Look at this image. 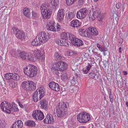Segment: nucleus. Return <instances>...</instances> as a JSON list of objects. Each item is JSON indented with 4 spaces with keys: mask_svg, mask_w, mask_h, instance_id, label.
<instances>
[{
    "mask_svg": "<svg viewBox=\"0 0 128 128\" xmlns=\"http://www.w3.org/2000/svg\"><path fill=\"white\" fill-rule=\"evenodd\" d=\"M0 107L2 111L9 114L11 112V111L14 112L18 111L17 106L14 103L8 104L6 102H2L0 104Z\"/></svg>",
    "mask_w": 128,
    "mask_h": 128,
    "instance_id": "1",
    "label": "nucleus"
},
{
    "mask_svg": "<svg viewBox=\"0 0 128 128\" xmlns=\"http://www.w3.org/2000/svg\"><path fill=\"white\" fill-rule=\"evenodd\" d=\"M37 70L36 67L32 64H29L24 69V73L29 78L36 76Z\"/></svg>",
    "mask_w": 128,
    "mask_h": 128,
    "instance_id": "2",
    "label": "nucleus"
},
{
    "mask_svg": "<svg viewBox=\"0 0 128 128\" xmlns=\"http://www.w3.org/2000/svg\"><path fill=\"white\" fill-rule=\"evenodd\" d=\"M68 106V103L66 102L65 103L64 102L60 107L56 109L57 115L58 117H63L66 115L67 113V106Z\"/></svg>",
    "mask_w": 128,
    "mask_h": 128,
    "instance_id": "3",
    "label": "nucleus"
},
{
    "mask_svg": "<svg viewBox=\"0 0 128 128\" xmlns=\"http://www.w3.org/2000/svg\"><path fill=\"white\" fill-rule=\"evenodd\" d=\"M22 86L23 89L27 91L33 90L36 89V86L32 81L27 80L23 82Z\"/></svg>",
    "mask_w": 128,
    "mask_h": 128,
    "instance_id": "4",
    "label": "nucleus"
},
{
    "mask_svg": "<svg viewBox=\"0 0 128 128\" xmlns=\"http://www.w3.org/2000/svg\"><path fill=\"white\" fill-rule=\"evenodd\" d=\"M78 120L80 122L84 123L89 121L90 120V117L89 114H86L82 112L77 115Z\"/></svg>",
    "mask_w": 128,
    "mask_h": 128,
    "instance_id": "5",
    "label": "nucleus"
},
{
    "mask_svg": "<svg viewBox=\"0 0 128 128\" xmlns=\"http://www.w3.org/2000/svg\"><path fill=\"white\" fill-rule=\"evenodd\" d=\"M40 9L42 16L44 19L49 18L52 15V11L48 7H46L44 4H42L40 6Z\"/></svg>",
    "mask_w": 128,
    "mask_h": 128,
    "instance_id": "6",
    "label": "nucleus"
},
{
    "mask_svg": "<svg viewBox=\"0 0 128 128\" xmlns=\"http://www.w3.org/2000/svg\"><path fill=\"white\" fill-rule=\"evenodd\" d=\"M70 34L66 32H63L60 34L61 39L58 40L57 42L58 45L67 46L68 44V37Z\"/></svg>",
    "mask_w": 128,
    "mask_h": 128,
    "instance_id": "7",
    "label": "nucleus"
},
{
    "mask_svg": "<svg viewBox=\"0 0 128 128\" xmlns=\"http://www.w3.org/2000/svg\"><path fill=\"white\" fill-rule=\"evenodd\" d=\"M38 91L39 92V96L37 90L35 92L33 95L32 98L34 102H37L38 100H40L44 95L45 92L43 88L40 87L38 89Z\"/></svg>",
    "mask_w": 128,
    "mask_h": 128,
    "instance_id": "8",
    "label": "nucleus"
},
{
    "mask_svg": "<svg viewBox=\"0 0 128 128\" xmlns=\"http://www.w3.org/2000/svg\"><path fill=\"white\" fill-rule=\"evenodd\" d=\"M67 67L66 64L63 61H59L54 65V69L60 71L65 70Z\"/></svg>",
    "mask_w": 128,
    "mask_h": 128,
    "instance_id": "9",
    "label": "nucleus"
},
{
    "mask_svg": "<svg viewBox=\"0 0 128 128\" xmlns=\"http://www.w3.org/2000/svg\"><path fill=\"white\" fill-rule=\"evenodd\" d=\"M88 12V10L86 8H82L77 12V17L80 19H83L86 17Z\"/></svg>",
    "mask_w": 128,
    "mask_h": 128,
    "instance_id": "10",
    "label": "nucleus"
},
{
    "mask_svg": "<svg viewBox=\"0 0 128 128\" xmlns=\"http://www.w3.org/2000/svg\"><path fill=\"white\" fill-rule=\"evenodd\" d=\"M42 40V39L40 35L38 34L32 41L31 44L33 46H39L42 44L44 43Z\"/></svg>",
    "mask_w": 128,
    "mask_h": 128,
    "instance_id": "11",
    "label": "nucleus"
},
{
    "mask_svg": "<svg viewBox=\"0 0 128 128\" xmlns=\"http://www.w3.org/2000/svg\"><path fill=\"white\" fill-rule=\"evenodd\" d=\"M48 85L50 88L54 91L57 92L60 90L59 85L54 82H50L49 83Z\"/></svg>",
    "mask_w": 128,
    "mask_h": 128,
    "instance_id": "12",
    "label": "nucleus"
},
{
    "mask_svg": "<svg viewBox=\"0 0 128 128\" xmlns=\"http://www.w3.org/2000/svg\"><path fill=\"white\" fill-rule=\"evenodd\" d=\"M39 34L42 39V40L44 43L48 40L50 37V34L48 33L42 32Z\"/></svg>",
    "mask_w": 128,
    "mask_h": 128,
    "instance_id": "13",
    "label": "nucleus"
},
{
    "mask_svg": "<svg viewBox=\"0 0 128 128\" xmlns=\"http://www.w3.org/2000/svg\"><path fill=\"white\" fill-rule=\"evenodd\" d=\"M65 15V11L63 9H61L58 10L57 16V18L59 21H61L64 18V16Z\"/></svg>",
    "mask_w": 128,
    "mask_h": 128,
    "instance_id": "14",
    "label": "nucleus"
},
{
    "mask_svg": "<svg viewBox=\"0 0 128 128\" xmlns=\"http://www.w3.org/2000/svg\"><path fill=\"white\" fill-rule=\"evenodd\" d=\"M40 108L45 110H47L48 108V102L46 99H43L40 102Z\"/></svg>",
    "mask_w": 128,
    "mask_h": 128,
    "instance_id": "15",
    "label": "nucleus"
},
{
    "mask_svg": "<svg viewBox=\"0 0 128 128\" xmlns=\"http://www.w3.org/2000/svg\"><path fill=\"white\" fill-rule=\"evenodd\" d=\"M48 30L53 32L56 31L55 25L53 22H48L46 26Z\"/></svg>",
    "mask_w": 128,
    "mask_h": 128,
    "instance_id": "16",
    "label": "nucleus"
},
{
    "mask_svg": "<svg viewBox=\"0 0 128 128\" xmlns=\"http://www.w3.org/2000/svg\"><path fill=\"white\" fill-rule=\"evenodd\" d=\"M23 126V123L22 120H18L12 126L11 128H22Z\"/></svg>",
    "mask_w": 128,
    "mask_h": 128,
    "instance_id": "17",
    "label": "nucleus"
},
{
    "mask_svg": "<svg viewBox=\"0 0 128 128\" xmlns=\"http://www.w3.org/2000/svg\"><path fill=\"white\" fill-rule=\"evenodd\" d=\"M99 14H100V9L99 8L95 9L91 16L92 20H94L96 17L99 16Z\"/></svg>",
    "mask_w": 128,
    "mask_h": 128,
    "instance_id": "18",
    "label": "nucleus"
},
{
    "mask_svg": "<svg viewBox=\"0 0 128 128\" xmlns=\"http://www.w3.org/2000/svg\"><path fill=\"white\" fill-rule=\"evenodd\" d=\"M24 33L22 30H18L17 33H16V36L18 38L21 39H23L24 36Z\"/></svg>",
    "mask_w": 128,
    "mask_h": 128,
    "instance_id": "19",
    "label": "nucleus"
},
{
    "mask_svg": "<svg viewBox=\"0 0 128 128\" xmlns=\"http://www.w3.org/2000/svg\"><path fill=\"white\" fill-rule=\"evenodd\" d=\"M69 38L72 44L73 45H74L76 43V41L78 38H76V36L73 34H70L69 36Z\"/></svg>",
    "mask_w": 128,
    "mask_h": 128,
    "instance_id": "20",
    "label": "nucleus"
},
{
    "mask_svg": "<svg viewBox=\"0 0 128 128\" xmlns=\"http://www.w3.org/2000/svg\"><path fill=\"white\" fill-rule=\"evenodd\" d=\"M12 80L16 82L20 80V75L15 73H12Z\"/></svg>",
    "mask_w": 128,
    "mask_h": 128,
    "instance_id": "21",
    "label": "nucleus"
},
{
    "mask_svg": "<svg viewBox=\"0 0 128 128\" xmlns=\"http://www.w3.org/2000/svg\"><path fill=\"white\" fill-rule=\"evenodd\" d=\"M24 15L27 17H29L31 16L30 9L28 8H24L23 10Z\"/></svg>",
    "mask_w": 128,
    "mask_h": 128,
    "instance_id": "22",
    "label": "nucleus"
},
{
    "mask_svg": "<svg viewBox=\"0 0 128 128\" xmlns=\"http://www.w3.org/2000/svg\"><path fill=\"white\" fill-rule=\"evenodd\" d=\"M24 124L26 126L34 127L36 126V123L33 120H28L26 121Z\"/></svg>",
    "mask_w": 128,
    "mask_h": 128,
    "instance_id": "23",
    "label": "nucleus"
},
{
    "mask_svg": "<svg viewBox=\"0 0 128 128\" xmlns=\"http://www.w3.org/2000/svg\"><path fill=\"white\" fill-rule=\"evenodd\" d=\"M81 25V23L79 22V21L77 20H72L71 23V26L73 27H78Z\"/></svg>",
    "mask_w": 128,
    "mask_h": 128,
    "instance_id": "24",
    "label": "nucleus"
},
{
    "mask_svg": "<svg viewBox=\"0 0 128 128\" xmlns=\"http://www.w3.org/2000/svg\"><path fill=\"white\" fill-rule=\"evenodd\" d=\"M90 32L91 34L94 36H97L98 34V32L96 28L92 27L90 28L89 29Z\"/></svg>",
    "mask_w": 128,
    "mask_h": 128,
    "instance_id": "25",
    "label": "nucleus"
},
{
    "mask_svg": "<svg viewBox=\"0 0 128 128\" xmlns=\"http://www.w3.org/2000/svg\"><path fill=\"white\" fill-rule=\"evenodd\" d=\"M28 56V54L24 52H20L18 55V56L22 59L26 60L27 57Z\"/></svg>",
    "mask_w": 128,
    "mask_h": 128,
    "instance_id": "26",
    "label": "nucleus"
},
{
    "mask_svg": "<svg viewBox=\"0 0 128 128\" xmlns=\"http://www.w3.org/2000/svg\"><path fill=\"white\" fill-rule=\"evenodd\" d=\"M47 117L48 118L47 121L48 124H52L53 123L54 118L52 115L49 114H47Z\"/></svg>",
    "mask_w": 128,
    "mask_h": 128,
    "instance_id": "27",
    "label": "nucleus"
},
{
    "mask_svg": "<svg viewBox=\"0 0 128 128\" xmlns=\"http://www.w3.org/2000/svg\"><path fill=\"white\" fill-rule=\"evenodd\" d=\"M39 110H35L33 111L32 116L35 120H37L38 118V114L39 112Z\"/></svg>",
    "mask_w": 128,
    "mask_h": 128,
    "instance_id": "28",
    "label": "nucleus"
},
{
    "mask_svg": "<svg viewBox=\"0 0 128 128\" xmlns=\"http://www.w3.org/2000/svg\"><path fill=\"white\" fill-rule=\"evenodd\" d=\"M44 116L43 112L40 110H39V113L38 114V118L37 120H41L44 118Z\"/></svg>",
    "mask_w": 128,
    "mask_h": 128,
    "instance_id": "29",
    "label": "nucleus"
},
{
    "mask_svg": "<svg viewBox=\"0 0 128 128\" xmlns=\"http://www.w3.org/2000/svg\"><path fill=\"white\" fill-rule=\"evenodd\" d=\"M51 2V4L55 7L56 8L58 7V6L59 4L58 0H52Z\"/></svg>",
    "mask_w": 128,
    "mask_h": 128,
    "instance_id": "30",
    "label": "nucleus"
},
{
    "mask_svg": "<svg viewBox=\"0 0 128 128\" xmlns=\"http://www.w3.org/2000/svg\"><path fill=\"white\" fill-rule=\"evenodd\" d=\"M68 20H72L74 16V12L73 11L72 12H68Z\"/></svg>",
    "mask_w": 128,
    "mask_h": 128,
    "instance_id": "31",
    "label": "nucleus"
},
{
    "mask_svg": "<svg viewBox=\"0 0 128 128\" xmlns=\"http://www.w3.org/2000/svg\"><path fill=\"white\" fill-rule=\"evenodd\" d=\"M77 39L76 41V43L74 45L75 46H80L84 44V42L78 38Z\"/></svg>",
    "mask_w": 128,
    "mask_h": 128,
    "instance_id": "32",
    "label": "nucleus"
},
{
    "mask_svg": "<svg viewBox=\"0 0 128 128\" xmlns=\"http://www.w3.org/2000/svg\"><path fill=\"white\" fill-rule=\"evenodd\" d=\"M54 58L56 60H57L61 59L62 56L60 54H58V52H56L55 53Z\"/></svg>",
    "mask_w": 128,
    "mask_h": 128,
    "instance_id": "33",
    "label": "nucleus"
},
{
    "mask_svg": "<svg viewBox=\"0 0 128 128\" xmlns=\"http://www.w3.org/2000/svg\"><path fill=\"white\" fill-rule=\"evenodd\" d=\"M12 73H7L4 75V78L6 80H12Z\"/></svg>",
    "mask_w": 128,
    "mask_h": 128,
    "instance_id": "34",
    "label": "nucleus"
},
{
    "mask_svg": "<svg viewBox=\"0 0 128 128\" xmlns=\"http://www.w3.org/2000/svg\"><path fill=\"white\" fill-rule=\"evenodd\" d=\"M88 76L90 78H97L98 77L94 71L88 74Z\"/></svg>",
    "mask_w": 128,
    "mask_h": 128,
    "instance_id": "35",
    "label": "nucleus"
},
{
    "mask_svg": "<svg viewBox=\"0 0 128 128\" xmlns=\"http://www.w3.org/2000/svg\"><path fill=\"white\" fill-rule=\"evenodd\" d=\"M40 52L39 50L37 49H36L34 51V53L36 58L41 55Z\"/></svg>",
    "mask_w": 128,
    "mask_h": 128,
    "instance_id": "36",
    "label": "nucleus"
},
{
    "mask_svg": "<svg viewBox=\"0 0 128 128\" xmlns=\"http://www.w3.org/2000/svg\"><path fill=\"white\" fill-rule=\"evenodd\" d=\"M28 60L31 61H34V58L33 55L31 54L30 55L28 54V56L27 57L26 60Z\"/></svg>",
    "mask_w": 128,
    "mask_h": 128,
    "instance_id": "37",
    "label": "nucleus"
},
{
    "mask_svg": "<svg viewBox=\"0 0 128 128\" xmlns=\"http://www.w3.org/2000/svg\"><path fill=\"white\" fill-rule=\"evenodd\" d=\"M6 126L4 120H0V126L2 128H4Z\"/></svg>",
    "mask_w": 128,
    "mask_h": 128,
    "instance_id": "38",
    "label": "nucleus"
},
{
    "mask_svg": "<svg viewBox=\"0 0 128 128\" xmlns=\"http://www.w3.org/2000/svg\"><path fill=\"white\" fill-rule=\"evenodd\" d=\"M19 30L18 28L16 27V26H14L12 28V29L11 30V31L12 32V31L13 32L14 34H15L16 33L18 32V31Z\"/></svg>",
    "mask_w": 128,
    "mask_h": 128,
    "instance_id": "39",
    "label": "nucleus"
},
{
    "mask_svg": "<svg viewBox=\"0 0 128 128\" xmlns=\"http://www.w3.org/2000/svg\"><path fill=\"white\" fill-rule=\"evenodd\" d=\"M75 0H66L67 4L68 5H70L72 4Z\"/></svg>",
    "mask_w": 128,
    "mask_h": 128,
    "instance_id": "40",
    "label": "nucleus"
},
{
    "mask_svg": "<svg viewBox=\"0 0 128 128\" xmlns=\"http://www.w3.org/2000/svg\"><path fill=\"white\" fill-rule=\"evenodd\" d=\"M86 30L84 29L80 28L78 30V32L80 34L84 35L86 33Z\"/></svg>",
    "mask_w": 128,
    "mask_h": 128,
    "instance_id": "41",
    "label": "nucleus"
},
{
    "mask_svg": "<svg viewBox=\"0 0 128 128\" xmlns=\"http://www.w3.org/2000/svg\"><path fill=\"white\" fill-rule=\"evenodd\" d=\"M45 56L44 55H40L37 58L39 60H41V61H44L45 58Z\"/></svg>",
    "mask_w": 128,
    "mask_h": 128,
    "instance_id": "42",
    "label": "nucleus"
},
{
    "mask_svg": "<svg viewBox=\"0 0 128 128\" xmlns=\"http://www.w3.org/2000/svg\"><path fill=\"white\" fill-rule=\"evenodd\" d=\"M109 98L110 102L112 103L114 101V96L112 93H109Z\"/></svg>",
    "mask_w": 128,
    "mask_h": 128,
    "instance_id": "43",
    "label": "nucleus"
},
{
    "mask_svg": "<svg viewBox=\"0 0 128 128\" xmlns=\"http://www.w3.org/2000/svg\"><path fill=\"white\" fill-rule=\"evenodd\" d=\"M32 17L34 18H38V14L35 12L32 11Z\"/></svg>",
    "mask_w": 128,
    "mask_h": 128,
    "instance_id": "44",
    "label": "nucleus"
},
{
    "mask_svg": "<svg viewBox=\"0 0 128 128\" xmlns=\"http://www.w3.org/2000/svg\"><path fill=\"white\" fill-rule=\"evenodd\" d=\"M77 78L76 77H73L72 79L71 80V83L73 84H76V82L77 81Z\"/></svg>",
    "mask_w": 128,
    "mask_h": 128,
    "instance_id": "45",
    "label": "nucleus"
},
{
    "mask_svg": "<svg viewBox=\"0 0 128 128\" xmlns=\"http://www.w3.org/2000/svg\"><path fill=\"white\" fill-rule=\"evenodd\" d=\"M10 54L11 55L14 57H15L17 55L16 52L13 50L10 51Z\"/></svg>",
    "mask_w": 128,
    "mask_h": 128,
    "instance_id": "46",
    "label": "nucleus"
},
{
    "mask_svg": "<svg viewBox=\"0 0 128 128\" xmlns=\"http://www.w3.org/2000/svg\"><path fill=\"white\" fill-rule=\"evenodd\" d=\"M9 86L13 88H14L15 86V83L14 82H10L9 84Z\"/></svg>",
    "mask_w": 128,
    "mask_h": 128,
    "instance_id": "47",
    "label": "nucleus"
},
{
    "mask_svg": "<svg viewBox=\"0 0 128 128\" xmlns=\"http://www.w3.org/2000/svg\"><path fill=\"white\" fill-rule=\"evenodd\" d=\"M76 65L74 64V65H72L71 66V68H72V70L74 71H75V70H78V68L77 67H76Z\"/></svg>",
    "mask_w": 128,
    "mask_h": 128,
    "instance_id": "48",
    "label": "nucleus"
},
{
    "mask_svg": "<svg viewBox=\"0 0 128 128\" xmlns=\"http://www.w3.org/2000/svg\"><path fill=\"white\" fill-rule=\"evenodd\" d=\"M56 29L57 31H60V30H62L63 29L62 26H61L60 25L58 24L56 26Z\"/></svg>",
    "mask_w": 128,
    "mask_h": 128,
    "instance_id": "49",
    "label": "nucleus"
},
{
    "mask_svg": "<svg viewBox=\"0 0 128 128\" xmlns=\"http://www.w3.org/2000/svg\"><path fill=\"white\" fill-rule=\"evenodd\" d=\"M98 17V20L99 21H102L103 18H104L103 16H101L100 14H99V16L97 17Z\"/></svg>",
    "mask_w": 128,
    "mask_h": 128,
    "instance_id": "50",
    "label": "nucleus"
},
{
    "mask_svg": "<svg viewBox=\"0 0 128 128\" xmlns=\"http://www.w3.org/2000/svg\"><path fill=\"white\" fill-rule=\"evenodd\" d=\"M92 64H91L88 63V65L86 67V69H87L88 71H89L92 66Z\"/></svg>",
    "mask_w": 128,
    "mask_h": 128,
    "instance_id": "51",
    "label": "nucleus"
},
{
    "mask_svg": "<svg viewBox=\"0 0 128 128\" xmlns=\"http://www.w3.org/2000/svg\"><path fill=\"white\" fill-rule=\"evenodd\" d=\"M71 90H72L74 92H76L78 91L77 88L75 86H73L71 87Z\"/></svg>",
    "mask_w": 128,
    "mask_h": 128,
    "instance_id": "52",
    "label": "nucleus"
},
{
    "mask_svg": "<svg viewBox=\"0 0 128 128\" xmlns=\"http://www.w3.org/2000/svg\"><path fill=\"white\" fill-rule=\"evenodd\" d=\"M62 78L65 80L67 79L68 78V76L66 74H62Z\"/></svg>",
    "mask_w": 128,
    "mask_h": 128,
    "instance_id": "53",
    "label": "nucleus"
},
{
    "mask_svg": "<svg viewBox=\"0 0 128 128\" xmlns=\"http://www.w3.org/2000/svg\"><path fill=\"white\" fill-rule=\"evenodd\" d=\"M78 2L80 6L82 5L84 3V0H78Z\"/></svg>",
    "mask_w": 128,
    "mask_h": 128,
    "instance_id": "54",
    "label": "nucleus"
},
{
    "mask_svg": "<svg viewBox=\"0 0 128 128\" xmlns=\"http://www.w3.org/2000/svg\"><path fill=\"white\" fill-rule=\"evenodd\" d=\"M94 10H92V11L91 10H90L89 11V16L90 18H91L92 14L93 13Z\"/></svg>",
    "mask_w": 128,
    "mask_h": 128,
    "instance_id": "55",
    "label": "nucleus"
},
{
    "mask_svg": "<svg viewBox=\"0 0 128 128\" xmlns=\"http://www.w3.org/2000/svg\"><path fill=\"white\" fill-rule=\"evenodd\" d=\"M107 50L108 49L106 48L102 47L100 51L101 52H105L107 51Z\"/></svg>",
    "mask_w": 128,
    "mask_h": 128,
    "instance_id": "56",
    "label": "nucleus"
},
{
    "mask_svg": "<svg viewBox=\"0 0 128 128\" xmlns=\"http://www.w3.org/2000/svg\"><path fill=\"white\" fill-rule=\"evenodd\" d=\"M96 46L99 48L100 50L102 47V46L100 44L98 43H97L96 45Z\"/></svg>",
    "mask_w": 128,
    "mask_h": 128,
    "instance_id": "57",
    "label": "nucleus"
},
{
    "mask_svg": "<svg viewBox=\"0 0 128 128\" xmlns=\"http://www.w3.org/2000/svg\"><path fill=\"white\" fill-rule=\"evenodd\" d=\"M74 74L75 76H76L75 77H76V78L78 77V74H79V73L77 71L74 72Z\"/></svg>",
    "mask_w": 128,
    "mask_h": 128,
    "instance_id": "58",
    "label": "nucleus"
},
{
    "mask_svg": "<svg viewBox=\"0 0 128 128\" xmlns=\"http://www.w3.org/2000/svg\"><path fill=\"white\" fill-rule=\"evenodd\" d=\"M55 71L53 72L54 74H55L56 75H58L59 74V72H58V70H56L55 69H54Z\"/></svg>",
    "mask_w": 128,
    "mask_h": 128,
    "instance_id": "59",
    "label": "nucleus"
},
{
    "mask_svg": "<svg viewBox=\"0 0 128 128\" xmlns=\"http://www.w3.org/2000/svg\"><path fill=\"white\" fill-rule=\"evenodd\" d=\"M48 120V118L47 117V116H46L45 118L44 119V120H43V122L44 123H48V122L47 121Z\"/></svg>",
    "mask_w": 128,
    "mask_h": 128,
    "instance_id": "60",
    "label": "nucleus"
},
{
    "mask_svg": "<svg viewBox=\"0 0 128 128\" xmlns=\"http://www.w3.org/2000/svg\"><path fill=\"white\" fill-rule=\"evenodd\" d=\"M122 60H124L126 58V57L125 56L124 54H122Z\"/></svg>",
    "mask_w": 128,
    "mask_h": 128,
    "instance_id": "61",
    "label": "nucleus"
},
{
    "mask_svg": "<svg viewBox=\"0 0 128 128\" xmlns=\"http://www.w3.org/2000/svg\"><path fill=\"white\" fill-rule=\"evenodd\" d=\"M83 71L84 72V73L85 74H87L88 73V71H88V70H87L86 69H83Z\"/></svg>",
    "mask_w": 128,
    "mask_h": 128,
    "instance_id": "62",
    "label": "nucleus"
},
{
    "mask_svg": "<svg viewBox=\"0 0 128 128\" xmlns=\"http://www.w3.org/2000/svg\"><path fill=\"white\" fill-rule=\"evenodd\" d=\"M116 7L118 9H119L120 8V4L119 3L116 4Z\"/></svg>",
    "mask_w": 128,
    "mask_h": 128,
    "instance_id": "63",
    "label": "nucleus"
},
{
    "mask_svg": "<svg viewBox=\"0 0 128 128\" xmlns=\"http://www.w3.org/2000/svg\"><path fill=\"white\" fill-rule=\"evenodd\" d=\"M103 65L105 68L106 67V60L104 61L103 62Z\"/></svg>",
    "mask_w": 128,
    "mask_h": 128,
    "instance_id": "64",
    "label": "nucleus"
}]
</instances>
